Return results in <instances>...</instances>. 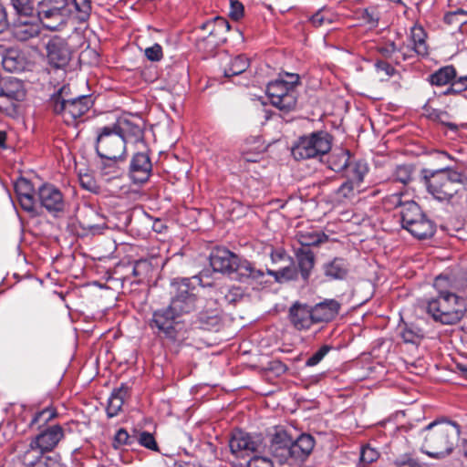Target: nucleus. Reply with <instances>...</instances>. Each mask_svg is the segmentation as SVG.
Instances as JSON below:
<instances>
[{"mask_svg":"<svg viewBox=\"0 0 467 467\" xmlns=\"http://www.w3.org/2000/svg\"><path fill=\"white\" fill-rule=\"evenodd\" d=\"M379 13L375 7H368L363 10L361 14L362 20L369 27H377L379 21Z\"/></svg>","mask_w":467,"mask_h":467,"instance_id":"nucleus-53","label":"nucleus"},{"mask_svg":"<svg viewBox=\"0 0 467 467\" xmlns=\"http://www.w3.org/2000/svg\"><path fill=\"white\" fill-rule=\"evenodd\" d=\"M213 271L226 274L232 279L246 282L249 279L261 281L265 273L256 269L252 263L243 259L226 248H215L210 254Z\"/></svg>","mask_w":467,"mask_h":467,"instance_id":"nucleus-3","label":"nucleus"},{"mask_svg":"<svg viewBox=\"0 0 467 467\" xmlns=\"http://www.w3.org/2000/svg\"><path fill=\"white\" fill-rule=\"evenodd\" d=\"M229 447L232 454L244 458L252 453L263 451L265 444L262 435H253L239 430L232 434Z\"/></svg>","mask_w":467,"mask_h":467,"instance_id":"nucleus-12","label":"nucleus"},{"mask_svg":"<svg viewBox=\"0 0 467 467\" xmlns=\"http://www.w3.org/2000/svg\"><path fill=\"white\" fill-rule=\"evenodd\" d=\"M457 70L452 65L440 67L428 77V81L432 86L443 87L457 77Z\"/></svg>","mask_w":467,"mask_h":467,"instance_id":"nucleus-33","label":"nucleus"},{"mask_svg":"<svg viewBox=\"0 0 467 467\" xmlns=\"http://www.w3.org/2000/svg\"><path fill=\"white\" fill-rule=\"evenodd\" d=\"M448 278L439 275L435 278L433 286L437 296L427 301V312L432 318L444 325H453L459 322L466 312L464 300L446 289Z\"/></svg>","mask_w":467,"mask_h":467,"instance_id":"nucleus-1","label":"nucleus"},{"mask_svg":"<svg viewBox=\"0 0 467 467\" xmlns=\"http://www.w3.org/2000/svg\"><path fill=\"white\" fill-rule=\"evenodd\" d=\"M389 201L395 207H400V218L404 229H407L424 215L420 206L414 201L402 202L400 194L391 195Z\"/></svg>","mask_w":467,"mask_h":467,"instance_id":"nucleus-22","label":"nucleus"},{"mask_svg":"<svg viewBox=\"0 0 467 467\" xmlns=\"http://www.w3.org/2000/svg\"><path fill=\"white\" fill-rule=\"evenodd\" d=\"M46 451L40 448L34 446L33 441H30L28 448L20 456L21 462L25 467H30L34 465L40 458L44 456Z\"/></svg>","mask_w":467,"mask_h":467,"instance_id":"nucleus-44","label":"nucleus"},{"mask_svg":"<svg viewBox=\"0 0 467 467\" xmlns=\"http://www.w3.org/2000/svg\"><path fill=\"white\" fill-rule=\"evenodd\" d=\"M338 16L327 6L319 8L309 17V22L315 27L328 26L337 21Z\"/></svg>","mask_w":467,"mask_h":467,"instance_id":"nucleus-38","label":"nucleus"},{"mask_svg":"<svg viewBox=\"0 0 467 467\" xmlns=\"http://www.w3.org/2000/svg\"><path fill=\"white\" fill-rule=\"evenodd\" d=\"M244 296V291L239 286H223L219 290V296L216 298L221 304H235Z\"/></svg>","mask_w":467,"mask_h":467,"instance_id":"nucleus-39","label":"nucleus"},{"mask_svg":"<svg viewBox=\"0 0 467 467\" xmlns=\"http://www.w3.org/2000/svg\"><path fill=\"white\" fill-rule=\"evenodd\" d=\"M65 437V431L61 425L54 424L43 429L31 441L34 446L46 452L53 451Z\"/></svg>","mask_w":467,"mask_h":467,"instance_id":"nucleus-18","label":"nucleus"},{"mask_svg":"<svg viewBox=\"0 0 467 467\" xmlns=\"http://www.w3.org/2000/svg\"><path fill=\"white\" fill-rule=\"evenodd\" d=\"M250 65L249 58L245 55H238L232 57L223 68L225 78L237 76L244 72Z\"/></svg>","mask_w":467,"mask_h":467,"instance_id":"nucleus-37","label":"nucleus"},{"mask_svg":"<svg viewBox=\"0 0 467 467\" xmlns=\"http://www.w3.org/2000/svg\"><path fill=\"white\" fill-rule=\"evenodd\" d=\"M96 132V151L101 159L109 160L113 164L114 160H125V141L113 125L98 128Z\"/></svg>","mask_w":467,"mask_h":467,"instance_id":"nucleus-7","label":"nucleus"},{"mask_svg":"<svg viewBox=\"0 0 467 467\" xmlns=\"http://www.w3.org/2000/svg\"><path fill=\"white\" fill-rule=\"evenodd\" d=\"M119 136L125 141V145L129 142L138 143L144 140V123L142 119L133 116L119 118L112 124Z\"/></svg>","mask_w":467,"mask_h":467,"instance_id":"nucleus-15","label":"nucleus"},{"mask_svg":"<svg viewBox=\"0 0 467 467\" xmlns=\"http://www.w3.org/2000/svg\"><path fill=\"white\" fill-rule=\"evenodd\" d=\"M363 188L355 184L348 180H346L334 192V201L339 203H345L352 201L356 196L362 192Z\"/></svg>","mask_w":467,"mask_h":467,"instance_id":"nucleus-34","label":"nucleus"},{"mask_svg":"<svg viewBox=\"0 0 467 467\" xmlns=\"http://www.w3.org/2000/svg\"><path fill=\"white\" fill-rule=\"evenodd\" d=\"M13 8L18 16H31L34 11L33 3L31 0H10Z\"/></svg>","mask_w":467,"mask_h":467,"instance_id":"nucleus-50","label":"nucleus"},{"mask_svg":"<svg viewBox=\"0 0 467 467\" xmlns=\"http://www.w3.org/2000/svg\"><path fill=\"white\" fill-rule=\"evenodd\" d=\"M332 349L329 345H323L317 351H316L311 357L306 361V367H314L321 362V360L328 354Z\"/></svg>","mask_w":467,"mask_h":467,"instance_id":"nucleus-54","label":"nucleus"},{"mask_svg":"<svg viewBox=\"0 0 467 467\" xmlns=\"http://www.w3.org/2000/svg\"><path fill=\"white\" fill-rule=\"evenodd\" d=\"M149 326L171 341L177 340L184 327L182 317L170 306L155 310Z\"/></svg>","mask_w":467,"mask_h":467,"instance_id":"nucleus-10","label":"nucleus"},{"mask_svg":"<svg viewBox=\"0 0 467 467\" xmlns=\"http://www.w3.org/2000/svg\"><path fill=\"white\" fill-rule=\"evenodd\" d=\"M351 161L350 153L348 150H336L328 157L327 164L329 169L336 172L344 171Z\"/></svg>","mask_w":467,"mask_h":467,"instance_id":"nucleus-36","label":"nucleus"},{"mask_svg":"<svg viewBox=\"0 0 467 467\" xmlns=\"http://www.w3.org/2000/svg\"><path fill=\"white\" fill-rule=\"evenodd\" d=\"M413 167L411 165L403 164L397 166L393 178L395 181L403 184L409 183L412 179Z\"/></svg>","mask_w":467,"mask_h":467,"instance_id":"nucleus-47","label":"nucleus"},{"mask_svg":"<svg viewBox=\"0 0 467 467\" xmlns=\"http://www.w3.org/2000/svg\"><path fill=\"white\" fill-rule=\"evenodd\" d=\"M58 416L57 410L52 406H48L42 410L37 411L31 420L30 425H37L38 429L46 426L49 421Z\"/></svg>","mask_w":467,"mask_h":467,"instance_id":"nucleus-43","label":"nucleus"},{"mask_svg":"<svg viewBox=\"0 0 467 467\" xmlns=\"http://www.w3.org/2000/svg\"><path fill=\"white\" fill-rule=\"evenodd\" d=\"M41 26L37 18L31 17V16H22L13 21L10 26V32L17 41L26 42L39 36Z\"/></svg>","mask_w":467,"mask_h":467,"instance_id":"nucleus-16","label":"nucleus"},{"mask_svg":"<svg viewBox=\"0 0 467 467\" xmlns=\"http://www.w3.org/2000/svg\"><path fill=\"white\" fill-rule=\"evenodd\" d=\"M55 462L50 457L43 456L30 467H54Z\"/></svg>","mask_w":467,"mask_h":467,"instance_id":"nucleus-64","label":"nucleus"},{"mask_svg":"<svg viewBox=\"0 0 467 467\" xmlns=\"http://www.w3.org/2000/svg\"><path fill=\"white\" fill-rule=\"evenodd\" d=\"M315 447V439L310 434H301L296 441L292 440L285 463L296 465L306 461Z\"/></svg>","mask_w":467,"mask_h":467,"instance_id":"nucleus-17","label":"nucleus"},{"mask_svg":"<svg viewBox=\"0 0 467 467\" xmlns=\"http://www.w3.org/2000/svg\"><path fill=\"white\" fill-rule=\"evenodd\" d=\"M144 55L150 61L158 62L163 57L162 47L160 44L155 43L151 47H146Z\"/></svg>","mask_w":467,"mask_h":467,"instance_id":"nucleus-55","label":"nucleus"},{"mask_svg":"<svg viewBox=\"0 0 467 467\" xmlns=\"http://www.w3.org/2000/svg\"><path fill=\"white\" fill-rule=\"evenodd\" d=\"M76 11L78 13V19L80 21H86L91 11L90 0H72Z\"/></svg>","mask_w":467,"mask_h":467,"instance_id":"nucleus-52","label":"nucleus"},{"mask_svg":"<svg viewBox=\"0 0 467 467\" xmlns=\"http://www.w3.org/2000/svg\"><path fill=\"white\" fill-rule=\"evenodd\" d=\"M406 230L418 239H426L434 234L435 225L431 220L423 215Z\"/></svg>","mask_w":467,"mask_h":467,"instance_id":"nucleus-35","label":"nucleus"},{"mask_svg":"<svg viewBox=\"0 0 467 467\" xmlns=\"http://www.w3.org/2000/svg\"><path fill=\"white\" fill-rule=\"evenodd\" d=\"M467 12L462 9H457L453 12H449L444 16V22L448 25L462 26L467 22L464 17Z\"/></svg>","mask_w":467,"mask_h":467,"instance_id":"nucleus-51","label":"nucleus"},{"mask_svg":"<svg viewBox=\"0 0 467 467\" xmlns=\"http://www.w3.org/2000/svg\"><path fill=\"white\" fill-rule=\"evenodd\" d=\"M2 65L5 70L9 72H19L25 68L24 58L14 50H9L3 57Z\"/></svg>","mask_w":467,"mask_h":467,"instance_id":"nucleus-40","label":"nucleus"},{"mask_svg":"<svg viewBox=\"0 0 467 467\" xmlns=\"http://www.w3.org/2000/svg\"><path fill=\"white\" fill-rule=\"evenodd\" d=\"M80 186L90 192L98 193L100 190L99 185L94 176L89 173H80L78 176Z\"/></svg>","mask_w":467,"mask_h":467,"instance_id":"nucleus-48","label":"nucleus"},{"mask_svg":"<svg viewBox=\"0 0 467 467\" xmlns=\"http://www.w3.org/2000/svg\"><path fill=\"white\" fill-rule=\"evenodd\" d=\"M296 258L301 277L306 281L315 265V254L310 248L300 247L296 251Z\"/></svg>","mask_w":467,"mask_h":467,"instance_id":"nucleus-30","label":"nucleus"},{"mask_svg":"<svg viewBox=\"0 0 467 467\" xmlns=\"http://www.w3.org/2000/svg\"><path fill=\"white\" fill-rule=\"evenodd\" d=\"M460 433V426L457 423L443 420H434L421 431V450L431 458H443L453 451Z\"/></svg>","mask_w":467,"mask_h":467,"instance_id":"nucleus-2","label":"nucleus"},{"mask_svg":"<svg viewBox=\"0 0 467 467\" xmlns=\"http://www.w3.org/2000/svg\"><path fill=\"white\" fill-rule=\"evenodd\" d=\"M298 242L301 247H308L318 245L326 238L325 234H320L317 232H299L297 234Z\"/></svg>","mask_w":467,"mask_h":467,"instance_id":"nucleus-45","label":"nucleus"},{"mask_svg":"<svg viewBox=\"0 0 467 467\" xmlns=\"http://www.w3.org/2000/svg\"><path fill=\"white\" fill-rule=\"evenodd\" d=\"M427 34L421 26L415 25L410 28L411 51L420 57H426L429 54L428 45L426 43Z\"/></svg>","mask_w":467,"mask_h":467,"instance_id":"nucleus-32","label":"nucleus"},{"mask_svg":"<svg viewBox=\"0 0 467 467\" xmlns=\"http://www.w3.org/2000/svg\"><path fill=\"white\" fill-rule=\"evenodd\" d=\"M103 161H102V164H101V171L103 173L105 174H113V175H117L119 171V168L118 166V161L119 160H114V164L109 161V160H106V159H102Z\"/></svg>","mask_w":467,"mask_h":467,"instance_id":"nucleus-62","label":"nucleus"},{"mask_svg":"<svg viewBox=\"0 0 467 467\" xmlns=\"http://www.w3.org/2000/svg\"><path fill=\"white\" fill-rule=\"evenodd\" d=\"M310 306L295 303L289 309V320L297 330H307L315 324Z\"/></svg>","mask_w":467,"mask_h":467,"instance_id":"nucleus-24","label":"nucleus"},{"mask_svg":"<svg viewBox=\"0 0 467 467\" xmlns=\"http://www.w3.org/2000/svg\"><path fill=\"white\" fill-rule=\"evenodd\" d=\"M462 74L458 76L451 82L452 87L457 90V94L467 90V71L462 70Z\"/></svg>","mask_w":467,"mask_h":467,"instance_id":"nucleus-59","label":"nucleus"},{"mask_svg":"<svg viewBox=\"0 0 467 467\" xmlns=\"http://www.w3.org/2000/svg\"><path fill=\"white\" fill-rule=\"evenodd\" d=\"M291 442L292 439L285 431L278 430L273 435L270 451L280 463H285Z\"/></svg>","mask_w":467,"mask_h":467,"instance_id":"nucleus-27","label":"nucleus"},{"mask_svg":"<svg viewBox=\"0 0 467 467\" xmlns=\"http://www.w3.org/2000/svg\"><path fill=\"white\" fill-rule=\"evenodd\" d=\"M37 201L47 213L57 215L65 209V199L61 191L51 183H44L37 190Z\"/></svg>","mask_w":467,"mask_h":467,"instance_id":"nucleus-13","label":"nucleus"},{"mask_svg":"<svg viewBox=\"0 0 467 467\" xmlns=\"http://www.w3.org/2000/svg\"><path fill=\"white\" fill-rule=\"evenodd\" d=\"M375 67L379 73H383L387 78H390L396 73L395 68L386 61H377Z\"/></svg>","mask_w":467,"mask_h":467,"instance_id":"nucleus-61","label":"nucleus"},{"mask_svg":"<svg viewBox=\"0 0 467 467\" xmlns=\"http://www.w3.org/2000/svg\"><path fill=\"white\" fill-rule=\"evenodd\" d=\"M421 173L428 192L439 202H449L457 193L461 173L449 167L435 171L423 169Z\"/></svg>","mask_w":467,"mask_h":467,"instance_id":"nucleus-5","label":"nucleus"},{"mask_svg":"<svg viewBox=\"0 0 467 467\" xmlns=\"http://www.w3.org/2000/svg\"><path fill=\"white\" fill-rule=\"evenodd\" d=\"M134 441L135 437L130 436L124 428H120L114 436L113 447L119 449L122 446L133 444Z\"/></svg>","mask_w":467,"mask_h":467,"instance_id":"nucleus-49","label":"nucleus"},{"mask_svg":"<svg viewBox=\"0 0 467 467\" xmlns=\"http://www.w3.org/2000/svg\"><path fill=\"white\" fill-rule=\"evenodd\" d=\"M47 58L54 67H61L70 60V50L65 39L52 37L47 44Z\"/></svg>","mask_w":467,"mask_h":467,"instance_id":"nucleus-21","label":"nucleus"},{"mask_svg":"<svg viewBox=\"0 0 467 467\" xmlns=\"http://www.w3.org/2000/svg\"><path fill=\"white\" fill-rule=\"evenodd\" d=\"M229 16L232 19L238 21L244 16V5L238 0L230 1Z\"/></svg>","mask_w":467,"mask_h":467,"instance_id":"nucleus-58","label":"nucleus"},{"mask_svg":"<svg viewBox=\"0 0 467 467\" xmlns=\"http://www.w3.org/2000/svg\"><path fill=\"white\" fill-rule=\"evenodd\" d=\"M15 192L21 208L33 216L37 215L36 200L32 182L23 177L17 179L15 182Z\"/></svg>","mask_w":467,"mask_h":467,"instance_id":"nucleus-19","label":"nucleus"},{"mask_svg":"<svg viewBox=\"0 0 467 467\" xmlns=\"http://www.w3.org/2000/svg\"><path fill=\"white\" fill-rule=\"evenodd\" d=\"M139 443L151 451H157L158 445L153 435L150 432L143 431L140 434L138 439Z\"/></svg>","mask_w":467,"mask_h":467,"instance_id":"nucleus-57","label":"nucleus"},{"mask_svg":"<svg viewBox=\"0 0 467 467\" xmlns=\"http://www.w3.org/2000/svg\"><path fill=\"white\" fill-rule=\"evenodd\" d=\"M346 180H348L362 188L365 176L368 172V165L363 160L350 161L349 165L345 169Z\"/></svg>","mask_w":467,"mask_h":467,"instance_id":"nucleus-31","label":"nucleus"},{"mask_svg":"<svg viewBox=\"0 0 467 467\" xmlns=\"http://www.w3.org/2000/svg\"><path fill=\"white\" fill-rule=\"evenodd\" d=\"M246 467H274L271 459L263 456H254L247 462Z\"/></svg>","mask_w":467,"mask_h":467,"instance_id":"nucleus-60","label":"nucleus"},{"mask_svg":"<svg viewBox=\"0 0 467 467\" xmlns=\"http://www.w3.org/2000/svg\"><path fill=\"white\" fill-rule=\"evenodd\" d=\"M152 171V164L147 153H136L130 161V176L134 183L143 184L149 181Z\"/></svg>","mask_w":467,"mask_h":467,"instance_id":"nucleus-20","label":"nucleus"},{"mask_svg":"<svg viewBox=\"0 0 467 467\" xmlns=\"http://www.w3.org/2000/svg\"><path fill=\"white\" fill-rule=\"evenodd\" d=\"M80 213L82 215L80 220L81 227L89 234L93 235L99 234L106 228L104 218L94 207L86 205L82 208Z\"/></svg>","mask_w":467,"mask_h":467,"instance_id":"nucleus-25","label":"nucleus"},{"mask_svg":"<svg viewBox=\"0 0 467 467\" xmlns=\"http://www.w3.org/2000/svg\"><path fill=\"white\" fill-rule=\"evenodd\" d=\"M201 29L207 32V36L203 37L202 41L207 43L208 49L213 50L226 41L230 24L225 18L216 16L203 23Z\"/></svg>","mask_w":467,"mask_h":467,"instance_id":"nucleus-14","label":"nucleus"},{"mask_svg":"<svg viewBox=\"0 0 467 467\" xmlns=\"http://www.w3.org/2000/svg\"><path fill=\"white\" fill-rule=\"evenodd\" d=\"M36 11L41 25L51 31L64 26L71 12L67 0H41Z\"/></svg>","mask_w":467,"mask_h":467,"instance_id":"nucleus-9","label":"nucleus"},{"mask_svg":"<svg viewBox=\"0 0 467 467\" xmlns=\"http://www.w3.org/2000/svg\"><path fill=\"white\" fill-rule=\"evenodd\" d=\"M310 308L315 324L327 323L333 320L337 316L340 304L335 299H326L316 304L314 306H310Z\"/></svg>","mask_w":467,"mask_h":467,"instance_id":"nucleus-26","label":"nucleus"},{"mask_svg":"<svg viewBox=\"0 0 467 467\" xmlns=\"http://www.w3.org/2000/svg\"><path fill=\"white\" fill-rule=\"evenodd\" d=\"M377 458L378 452L374 449L368 446L362 448L360 454V459L362 462L370 463L374 462Z\"/></svg>","mask_w":467,"mask_h":467,"instance_id":"nucleus-63","label":"nucleus"},{"mask_svg":"<svg viewBox=\"0 0 467 467\" xmlns=\"http://www.w3.org/2000/svg\"><path fill=\"white\" fill-rule=\"evenodd\" d=\"M332 146V137L326 131L312 132L302 136L292 148L296 160L317 158L327 154Z\"/></svg>","mask_w":467,"mask_h":467,"instance_id":"nucleus-8","label":"nucleus"},{"mask_svg":"<svg viewBox=\"0 0 467 467\" xmlns=\"http://www.w3.org/2000/svg\"><path fill=\"white\" fill-rule=\"evenodd\" d=\"M290 265L281 268L280 270L267 269V274L273 276L276 282L282 283L285 281L296 280L298 276V270L294 265L292 260Z\"/></svg>","mask_w":467,"mask_h":467,"instance_id":"nucleus-42","label":"nucleus"},{"mask_svg":"<svg viewBox=\"0 0 467 467\" xmlns=\"http://www.w3.org/2000/svg\"><path fill=\"white\" fill-rule=\"evenodd\" d=\"M26 96V88L24 81L15 77L0 78V97L6 98L10 101H23Z\"/></svg>","mask_w":467,"mask_h":467,"instance_id":"nucleus-23","label":"nucleus"},{"mask_svg":"<svg viewBox=\"0 0 467 467\" xmlns=\"http://www.w3.org/2000/svg\"><path fill=\"white\" fill-rule=\"evenodd\" d=\"M201 282L197 276L174 279L171 284V297L169 306L181 317L190 314L197 307L196 285Z\"/></svg>","mask_w":467,"mask_h":467,"instance_id":"nucleus-6","label":"nucleus"},{"mask_svg":"<svg viewBox=\"0 0 467 467\" xmlns=\"http://www.w3.org/2000/svg\"><path fill=\"white\" fill-rule=\"evenodd\" d=\"M130 387L126 383H121L119 388L115 389L111 392L106 408V412L109 418H113L119 413L126 398L130 394Z\"/></svg>","mask_w":467,"mask_h":467,"instance_id":"nucleus-28","label":"nucleus"},{"mask_svg":"<svg viewBox=\"0 0 467 467\" xmlns=\"http://www.w3.org/2000/svg\"><path fill=\"white\" fill-rule=\"evenodd\" d=\"M379 52L386 57H391L394 54H400L403 60L410 57V55H407L404 51V47H398L394 42H386L379 47Z\"/></svg>","mask_w":467,"mask_h":467,"instance_id":"nucleus-46","label":"nucleus"},{"mask_svg":"<svg viewBox=\"0 0 467 467\" xmlns=\"http://www.w3.org/2000/svg\"><path fill=\"white\" fill-rule=\"evenodd\" d=\"M93 103L92 97L88 95L71 97L70 88L67 85L62 86L49 99L53 111L61 115L67 125H73L78 119L84 116Z\"/></svg>","mask_w":467,"mask_h":467,"instance_id":"nucleus-4","label":"nucleus"},{"mask_svg":"<svg viewBox=\"0 0 467 467\" xmlns=\"http://www.w3.org/2000/svg\"><path fill=\"white\" fill-rule=\"evenodd\" d=\"M349 265L346 259L335 257L323 265V271L329 280H342L347 277Z\"/></svg>","mask_w":467,"mask_h":467,"instance_id":"nucleus-29","label":"nucleus"},{"mask_svg":"<svg viewBox=\"0 0 467 467\" xmlns=\"http://www.w3.org/2000/svg\"><path fill=\"white\" fill-rule=\"evenodd\" d=\"M400 337L405 343L420 344L424 337L423 330L414 324H404L400 330Z\"/></svg>","mask_w":467,"mask_h":467,"instance_id":"nucleus-41","label":"nucleus"},{"mask_svg":"<svg viewBox=\"0 0 467 467\" xmlns=\"http://www.w3.org/2000/svg\"><path fill=\"white\" fill-rule=\"evenodd\" d=\"M291 78V81L276 79L270 82L266 88V94L271 104L285 112L292 110L296 105L295 85L297 83V77L292 75Z\"/></svg>","mask_w":467,"mask_h":467,"instance_id":"nucleus-11","label":"nucleus"},{"mask_svg":"<svg viewBox=\"0 0 467 467\" xmlns=\"http://www.w3.org/2000/svg\"><path fill=\"white\" fill-rule=\"evenodd\" d=\"M267 249L269 250L271 261L275 265L280 262H285V260H292L291 257L286 254L285 250L282 247L274 248L270 245Z\"/></svg>","mask_w":467,"mask_h":467,"instance_id":"nucleus-56","label":"nucleus"}]
</instances>
